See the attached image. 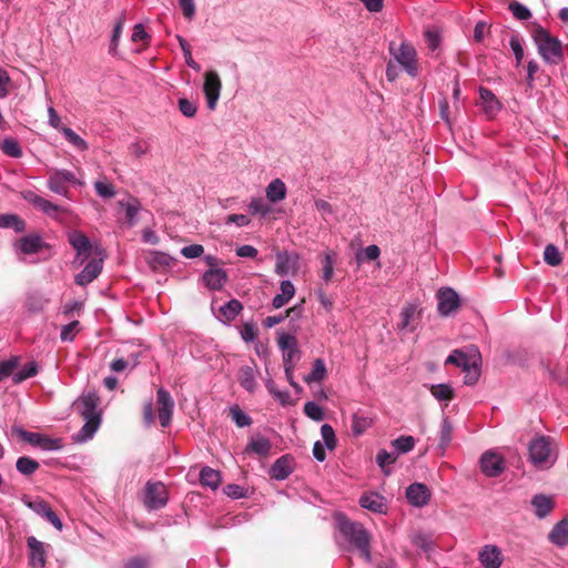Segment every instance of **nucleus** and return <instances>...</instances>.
I'll use <instances>...</instances> for the list:
<instances>
[{
    "label": "nucleus",
    "mask_w": 568,
    "mask_h": 568,
    "mask_svg": "<svg viewBox=\"0 0 568 568\" xmlns=\"http://www.w3.org/2000/svg\"><path fill=\"white\" fill-rule=\"evenodd\" d=\"M119 205L125 210L126 222L130 226H134L138 221V214L141 211L140 200L131 197L129 201H120Z\"/></svg>",
    "instance_id": "f704fd0d"
},
{
    "label": "nucleus",
    "mask_w": 568,
    "mask_h": 568,
    "mask_svg": "<svg viewBox=\"0 0 568 568\" xmlns=\"http://www.w3.org/2000/svg\"><path fill=\"white\" fill-rule=\"evenodd\" d=\"M180 45L183 51L186 64L195 71L200 70V64L194 61L191 53L189 43L181 37H179Z\"/></svg>",
    "instance_id": "680f3d73"
},
{
    "label": "nucleus",
    "mask_w": 568,
    "mask_h": 568,
    "mask_svg": "<svg viewBox=\"0 0 568 568\" xmlns=\"http://www.w3.org/2000/svg\"><path fill=\"white\" fill-rule=\"evenodd\" d=\"M287 189L281 179H274L265 189L266 200L276 204L286 197Z\"/></svg>",
    "instance_id": "cd10ccee"
},
{
    "label": "nucleus",
    "mask_w": 568,
    "mask_h": 568,
    "mask_svg": "<svg viewBox=\"0 0 568 568\" xmlns=\"http://www.w3.org/2000/svg\"><path fill=\"white\" fill-rule=\"evenodd\" d=\"M221 474L219 470H215L209 466H205L200 471V483L204 487H209L212 490H215L221 485Z\"/></svg>",
    "instance_id": "2f4dec72"
},
{
    "label": "nucleus",
    "mask_w": 568,
    "mask_h": 568,
    "mask_svg": "<svg viewBox=\"0 0 568 568\" xmlns=\"http://www.w3.org/2000/svg\"><path fill=\"white\" fill-rule=\"evenodd\" d=\"M29 548V564L32 568H44L47 562L45 545L36 537L30 536L27 539Z\"/></svg>",
    "instance_id": "4468645a"
},
{
    "label": "nucleus",
    "mask_w": 568,
    "mask_h": 568,
    "mask_svg": "<svg viewBox=\"0 0 568 568\" xmlns=\"http://www.w3.org/2000/svg\"><path fill=\"white\" fill-rule=\"evenodd\" d=\"M336 524L341 535L359 550L361 555L366 561L372 560L371 555V534L363 527L362 524L351 521L343 515L336 516Z\"/></svg>",
    "instance_id": "f257e3e1"
},
{
    "label": "nucleus",
    "mask_w": 568,
    "mask_h": 568,
    "mask_svg": "<svg viewBox=\"0 0 568 568\" xmlns=\"http://www.w3.org/2000/svg\"><path fill=\"white\" fill-rule=\"evenodd\" d=\"M352 430L356 436L362 435L372 425V419L358 414H354L352 417Z\"/></svg>",
    "instance_id": "49530a36"
},
{
    "label": "nucleus",
    "mask_w": 568,
    "mask_h": 568,
    "mask_svg": "<svg viewBox=\"0 0 568 568\" xmlns=\"http://www.w3.org/2000/svg\"><path fill=\"white\" fill-rule=\"evenodd\" d=\"M2 152L11 158L19 159L22 156V149L14 139H4L1 144Z\"/></svg>",
    "instance_id": "a18cd8bd"
},
{
    "label": "nucleus",
    "mask_w": 568,
    "mask_h": 568,
    "mask_svg": "<svg viewBox=\"0 0 568 568\" xmlns=\"http://www.w3.org/2000/svg\"><path fill=\"white\" fill-rule=\"evenodd\" d=\"M61 133L63 134L64 139L77 150L85 151L89 149L88 143L72 129L68 126L61 128Z\"/></svg>",
    "instance_id": "79ce46f5"
},
{
    "label": "nucleus",
    "mask_w": 568,
    "mask_h": 568,
    "mask_svg": "<svg viewBox=\"0 0 568 568\" xmlns=\"http://www.w3.org/2000/svg\"><path fill=\"white\" fill-rule=\"evenodd\" d=\"M102 271V260L89 262L84 268L75 276L74 282L80 286H85L94 281Z\"/></svg>",
    "instance_id": "5701e85b"
},
{
    "label": "nucleus",
    "mask_w": 568,
    "mask_h": 568,
    "mask_svg": "<svg viewBox=\"0 0 568 568\" xmlns=\"http://www.w3.org/2000/svg\"><path fill=\"white\" fill-rule=\"evenodd\" d=\"M551 542L559 547H564L568 544V520L564 519L555 525L549 534Z\"/></svg>",
    "instance_id": "72a5a7b5"
},
{
    "label": "nucleus",
    "mask_w": 568,
    "mask_h": 568,
    "mask_svg": "<svg viewBox=\"0 0 568 568\" xmlns=\"http://www.w3.org/2000/svg\"><path fill=\"white\" fill-rule=\"evenodd\" d=\"M321 435L325 443V446L333 450L336 447L337 440L333 427L328 424H324L321 427Z\"/></svg>",
    "instance_id": "603ef678"
},
{
    "label": "nucleus",
    "mask_w": 568,
    "mask_h": 568,
    "mask_svg": "<svg viewBox=\"0 0 568 568\" xmlns=\"http://www.w3.org/2000/svg\"><path fill=\"white\" fill-rule=\"evenodd\" d=\"M531 505L535 508L536 516L544 518L552 510L554 500L551 497L546 495H536L531 500Z\"/></svg>",
    "instance_id": "473e14b6"
},
{
    "label": "nucleus",
    "mask_w": 568,
    "mask_h": 568,
    "mask_svg": "<svg viewBox=\"0 0 568 568\" xmlns=\"http://www.w3.org/2000/svg\"><path fill=\"white\" fill-rule=\"evenodd\" d=\"M226 278V272L222 268H210L202 276L204 286L212 291L221 290Z\"/></svg>",
    "instance_id": "b1692460"
},
{
    "label": "nucleus",
    "mask_w": 568,
    "mask_h": 568,
    "mask_svg": "<svg viewBox=\"0 0 568 568\" xmlns=\"http://www.w3.org/2000/svg\"><path fill=\"white\" fill-rule=\"evenodd\" d=\"M22 197L30 204H32L37 210L41 211L45 215L59 220L61 214H67L70 210L65 206L57 205L49 200L38 195L36 192L31 190H26L21 193Z\"/></svg>",
    "instance_id": "0eeeda50"
},
{
    "label": "nucleus",
    "mask_w": 568,
    "mask_h": 568,
    "mask_svg": "<svg viewBox=\"0 0 568 568\" xmlns=\"http://www.w3.org/2000/svg\"><path fill=\"white\" fill-rule=\"evenodd\" d=\"M481 470L489 477H497L504 470V459L491 452H486L480 459Z\"/></svg>",
    "instance_id": "aec40b11"
},
{
    "label": "nucleus",
    "mask_w": 568,
    "mask_h": 568,
    "mask_svg": "<svg viewBox=\"0 0 568 568\" xmlns=\"http://www.w3.org/2000/svg\"><path fill=\"white\" fill-rule=\"evenodd\" d=\"M294 468V458L291 455H284L272 465L270 476L276 480H283L293 473Z\"/></svg>",
    "instance_id": "6ab92c4d"
},
{
    "label": "nucleus",
    "mask_w": 568,
    "mask_h": 568,
    "mask_svg": "<svg viewBox=\"0 0 568 568\" xmlns=\"http://www.w3.org/2000/svg\"><path fill=\"white\" fill-rule=\"evenodd\" d=\"M80 323L79 321H73L64 326H62L60 332V338L63 342H72L79 332Z\"/></svg>",
    "instance_id": "6e6d98bb"
},
{
    "label": "nucleus",
    "mask_w": 568,
    "mask_h": 568,
    "mask_svg": "<svg viewBox=\"0 0 568 568\" xmlns=\"http://www.w3.org/2000/svg\"><path fill=\"white\" fill-rule=\"evenodd\" d=\"M478 558L485 568H500L504 559L500 549L495 545L484 546Z\"/></svg>",
    "instance_id": "412c9836"
},
{
    "label": "nucleus",
    "mask_w": 568,
    "mask_h": 568,
    "mask_svg": "<svg viewBox=\"0 0 568 568\" xmlns=\"http://www.w3.org/2000/svg\"><path fill=\"white\" fill-rule=\"evenodd\" d=\"M271 449L272 444L266 437L257 435L251 438V452L260 455L261 457H266L268 456Z\"/></svg>",
    "instance_id": "a19ab883"
},
{
    "label": "nucleus",
    "mask_w": 568,
    "mask_h": 568,
    "mask_svg": "<svg viewBox=\"0 0 568 568\" xmlns=\"http://www.w3.org/2000/svg\"><path fill=\"white\" fill-rule=\"evenodd\" d=\"M359 505L374 513L383 514L386 511L385 498L376 493H368L359 498Z\"/></svg>",
    "instance_id": "a878e982"
},
{
    "label": "nucleus",
    "mask_w": 568,
    "mask_h": 568,
    "mask_svg": "<svg viewBox=\"0 0 568 568\" xmlns=\"http://www.w3.org/2000/svg\"><path fill=\"white\" fill-rule=\"evenodd\" d=\"M156 399L159 404V420L162 427H168L171 423L174 402L172 399L171 394L164 389L160 388L156 394Z\"/></svg>",
    "instance_id": "ddd939ff"
},
{
    "label": "nucleus",
    "mask_w": 568,
    "mask_h": 568,
    "mask_svg": "<svg viewBox=\"0 0 568 568\" xmlns=\"http://www.w3.org/2000/svg\"><path fill=\"white\" fill-rule=\"evenodd\" d=\"M124 16L118 18L111 37L110 53L115 54L124 26Z\"/></svg>",
    "instance_id": "de8ad7c7"
},
{
    "label": "nucleus",
    "mask_w": 568,
    "mask_h": 568,
    "mask_svg": "<svg viewBox=\"0 0 568 568\" xmlns=\"http://www.w3.org/2000/svg\"><path fill=\"white\" fill-rule=\"evenodd\" d=\"M509 10L519 20H527L530 18V11L519 2L513 1L509 3Z\"/></svg>",
    "instance_id": "e2e57ef3"
},
{
    "label": "nucleus",
    "mask_w": 568,
    "mask_h": 568,
    "mask_svg": "<svg viewBox=\"0 0 568 568\" xmlns=\"http://www.w3.org/2000/svg\"><path fill=\"white\" fill-rule=\"evenodd\" d=\"M48 301L41 296L29 295L27 298V307L32 312H39L43 310Z\"/></svg>",
    "instance_id": "69168bd1"
},
{
    "label": "nucleus",
    "mask_w": 568,
    "mask_h": 568,
    "mask_svg": "<svg viewBox=\"0 0 568 568\" xmlns=\"http://www.w3.org/2000/svg\"><path fill=\"white\" fill-rule=\"evenodd\" d=\"M204 252V247L200 244H192L189 246H184L181 250V254L186 258H195L200 257Z\"/></svg>",
    "instance_id": "774afa93"
},
{
    "label": "nucleus",
    "mask_w": 568,
    "mask_h": 568,
    "mask_svg": "<svg viewBox=\"0 0 568 568\" xmlns=\"http://www.w3.org/2000/svg\"><path fill=\"white\" fill-rule=\"evenodd\" d=\"M169 491L161 481H148L143 489V504L149 511L159 510L166 506Z\"/></svg>",
    "instance_id": "20e7f679"
},
{
    "label": "nucleus",
    "mask_w": 568,
    "mask_h": 568,
    "mask_svg": "<svg viewBox=\"0 0 568 568\" xmlns=\"http://www.w3.org/2000/svg\"><path fill=\"white\" fill-rule=\"evenodd\" d=\"M438 312L443 316L450 315L459 307V297L453 288H442L437 293Z\"/></svg>",
    "instance_id": "2eb2a0df"
},
{
    "label": "nucleus",
    "mask_w": 568,
    "mask_h": 568,
    "mask_svg": "<svg viewBox=\"0 0 568 568\" xmlns=\"http://www.w3.org/2000/svg\"><path fill=\"white\" fill-rule=\"evenodd\" d=\"M18 367V358L12 357L0 362V382L9 376H13L14 369Z\"/></svg>",
    "instance_id": "052dcab7"
},
{
    "label": "nucleus",
    "mask_w": 568,
    "mask_h": 568,
    "mask_svg": "<svg viewBox=\"0 0 568 568\" xmlns=\"http://www.w3.org/2000/svg\"><path fill=\"white\" fill-rule=\"evenodd\" d=\"M16 467L20 474L31 476L39 469L40 464L36 459L22 456L17 459Z\"/></svg>",
    "instance_id": "ea45409f"
},
{
    "label": "nucleus",
    "mask_w": 568,
    "mask_h": 568,
    "mask_svg": "<svg viewBox=\"0 0 568 568\" xmlns=\"http://www.w3.org/2000/svg\"><path fill=\"white\" fill-rule=\"evenodd\" d=\"M221 80L215 71H207L205 73V80L203 91L206 97L207 108L214 110L220 98L221 92Z\"/></svg>",
    "instance_id": "f8f14e48"
},
{
    "label": "nucleus",
    "mask_w": 568,
    "mask_h": 568,
    "mask_svg": "<svg viewBox=\"0 0 568 568\" xmlns=\"http://www.w3.org/2000/svg\"><path fill=\"white\" fill-rule=\"evenodd\" d=\"M122 568H152V558L150 556H134L129 558Z\"/></svg>",
    "instance_id": "09e8293b"
},
{
    "label": "nucleus",
    "mask_w": 568,
    "mask_h": 568,
    "mask_svg": "<svg viewBox=\"0 0 568 568\" xmlns=\"http://www.w3.org/2000/svg\"><path fill=\"white\" fill-rule=\"evenodd\" d=\"M179 109L181 113L187 118H192L196 113V105L192 101L184 98L179 100Z\"/></svg>",
    "instance_id": "338daca9"
},
{
    "label": "nucleus",
    "mask_w": 568,
    "mask_h": 568,
    "mask_svg": "<svg viewBox=\"0 0 568 568\" xmlns=\"http://www.w3.org/2000/svg\"><path fill=\"white\" fill-rule=\"evenodd\" d=\"M544 258L551 266L559 265L561 262V255L554 244H548L546 246Z\"/></svg>",
    "instance_id": "bf43d9fd"
},
{
    "label": "nucleus",
    "mask_w": 568,
    "mask_h": 568,
    "mask_svg": "<svg viewBox=\"0 0 568 568\" xmlns=\"http://www.w3.org/2000/svg\"><path fill=\"white\" fill-rule=\"evenodd\" d=\"M480 94V106L484 112L489 116H494L500 109V103L493 94L491 91L481 88L479 90Z\"/></svg>",
    "instance_id": "c756f323"
},
{
    "label": "nucleus",
    "mask_w": 568,
    "mask_h": 568,
    "mask_svg": "<svg viewBox=\"0 0 568 568\" xmlns=\"http://www.w3.org/2000/svg\"><path fill=\"white\" fill-rule=\"evenodd\" d=\"M406 498L410 505L423 507L427 505L430 499V490L426 485L415 483L406 488Z\"/></svg>",
    "instance_id": "f3484780"
},
{
    "label": "nucleus",
    "mask_w": 568,
    "mask_h": 568,
    "mask_svg": "<svg viewBox=\"0 0 568 568\" xmlns=\"http://www.w3.org/2000/svg\"><path fill=\"white\" fill-rule=\"evenodd\" d=\"M85 423L81 429L72 436L74 443H85L91 439L101 424V418L84 419Z\"/></svg>",
    "instance_id": "bb28decb"
},
{
    "label": "nucleus",
    "mask_w": 568,
    "mask_h": 568,
    "mask_svg": "<svg viewBox=\"0 0 568 568\" xmlns=\"http://www.w3.org/2000/svg\"><path fill=\"white\" fill-rule=\"evenodd\" d=\"M284 210L263 199L251 200V215H258L267 221H275L281 217Z\"/></svg>",
    "instance_id": "9b49d317"
},
{
    "label": "nucleus",
    "mask_w": 568,
    "mask_h": 568,
    "mask_svg": "<svg viewBox=\"0 0 568 568\" xmlns=\"http://www.w3.org/2000/svg\"><path fill=\"white\" fill-rule=\"evenodd\" d=\"M420 317V311L417 304L405 305L399 313V321L397 328L402 332H414L416 329V322Z\"/></svg>",
    "instance_id": "dca6fc26"
},
{
    "label": "nucleus",
    "mask_w": 568,
    "mask_h": 568,
    "mask_svg": "<svg viewBox=\"0 0 568 568\" xmlns=\"http://www.w3.org/2000/svg\"><path fill=\"white\" fill-rule=\"evenodd\" d=\"M480 359H477L474 364L469 366V368L465 369V377L464 383L466 385H474L477 383L479 376H480V368H479Z\"/></svg>",
    "instance_id": "13d9d810"
},
{
    "label": "nucleus",
    "mask_w": 568,
    "mask_h": 568,
    "mask_svg": "<svg viewBox=\"0 0 568 568\" xmlns=\"http://www.w3.org/2000/svg\"><path fill=\"white\" fill-rule=\"evenodd\" d=\"M17 434L21 439L31 444L32 446L40 447L43 450H59L62 448V442L59 438H51L49 436L28 432L24 429H17Z\"/></svg>",
    "instance_id": "9d476101"
},
{
    "label": "nucleus",
    "mask_w": 568,
    "mask_h": 568,
    "mask_svg": "<svg viewBox=\"0 0 568 568\" xmlns=\"http://www.w3.org/2000/svg\"><path fill=\"white\" fill-rule=\"evenodd\" d=\"M0 227L13 229L17 233L24 231L26 222L16 214L0 215Z\"/></svg>",
    "instance_id": "58836bf2"
},
{
    "label": "nucleus",
    "mask_w": 568,
    "mask_h": 568,
    "mask_svg": "<svg viewBox=\"0 0 568 568\" xmlns=\"http://www.w3.org/2000/svg\"><path fill=\"white\" fill-rule=\"evenodd\" d=\"M69 242L72 245V247L77 251L78 256L83 255L88 257L91 250V243L87 235L79 231H73L69 234Z\"/></svg>",
    "instance_id": "7c9ffc66"
},
{
    "label": "nucleus",
    "mask_w": 568,
    "mask_h": 568,
    "mask_svg": "<svg viewBox=\"0 0 568 568\" xmlns=\"http://www.w3.org/2000/svg\"><path fill=\"white\" fill-rule=\"evenodd\" d=\"M528 458L538 469L550 468L557 459L556 443L548 436H536L528 445Z\"/></svg>",
    "instance_id": "f03ea898"
},
{
    "label": "nucleus",
    "mask_w": 568,
    "mask_h": 568,
    "mask_svg": "<svg viewBox=\"0 0 568 568\" xmlns=\"http://www.w3.org/2000/svg\"><path fill=\"white\" fill-rule=\"evenodd\" d=\"M295 294V287L291 281L281 283V293L273 298V306L280 308L285 305Z\"/></svg>",
    "instance_id": "c9c22d12"
},
{
    "label": "nucleus",
    "mask_w": 568,
    "mask_h": 568,
    "mask_svg": "<svg viewBox=\"0 0 568 568\" xmlns=\"http://www.w3.org/2000/svg\"><path fill=\"white\" fill-rule=\"evenodd\" d=\"M397 459V454L388 453L386 450H379L376 456V462L378 466L383 469L385 475L389 474V470L386 468L387 465L395 463Z\"/></svg>",
    "instance_id": "864d4df0"
},
{
    "label": "nucleus",
    "mask_w": 568,
    "mask_h": 568,
    "mask_svg": "<svg viewBox=\"0 0 568 568\" xmlns=\"http://www.w3.org/2000/svg\"><path fill=\"white\" fill-rule=\"evenodd\" d=\"M229 416L239 427L248 425V416L237 405L230 407Z\"/></svg>",
    "instance_id": "5fc2aeb1"
},
{
    "label": "nucleus",
    "mask_w": 568,
    "mask_h": 568,
    "mask_svg": "<svg viewBox=\"0 0 568 568\" xmlns=\"http://www.w3.org/2000/svg\"><path fill=\"white\" fill-rule=\"evenodd\" d=\"M38 373V366L34 362H29L19 372L13 374V383L19 384L30 377L36 376Z\"/></svg>",
    "instance_id": "37998d69"
},
{
    "label": "nucleus",
    "mask_w": 568,
    "mask_h": 568,
    "mask_svg": "<svg viewBox=\"0 0 568 568\" xmlns=\"http://www.w3.org/2000/svg\"><path fill=\"white\" fill-rule=\"evenodd\" d=\"M82 185L83 183L77 179L75 174L69 170H53L47 180L48 189L64 197H70L69 185Z\"/></svg>",
    "instance_id": "39448f33"
},
{
    "label": "nucleus",
    "mask_w": 568,
    "mask_h": 568,
    "mask_svg": "<svg viewBox=\"0 0 568 568\" xmlns=\"http://www.w3.org/2000/svg\"><path fill=\"white\" fill-rule=\"evenodd\" d=\"M379 254H381L379 247L377 245H375V244H372V245H368L363 251V253H357L356 254V260L359 262L364 257L367 261H375V260H377L379 257Z\"/></svg>",
    "instance_id": "0e129e2a"
},
{
    "label": "nucleus",
    "mask_w": 568,
    "mask_h": 568,
    "mask_svg": "<svg viewBox=\"0 0 568 568\" xmlns=\"http://www.w3.org/2000/svg\"><path fill=\"white\" fill-rule=\"evenodd\" d=\"M304 413L313 420L321 422L324 419L323 408L314 402H307L304 405Z\"/></svg>",
    "instance_id": "4d7b16f0"
},
{
    "label": "nucleus",
    "mask_w": 568,
    "mask_h": 568,
    "mask_svg": "<svg viewBox=\"0 0 568 568\" xmlns=\"http://www.w3.org/2000/svg\"><path fill=\"white\" fill-rule=\"evenodd\" d=\"M21 500L28 508H30L32 511H34L40 517L44 518L54 528H57L60 531L62 530L63 524H62L61 519L52 510V508L50 507V505L47 501H44L41 498L31 499L28 496H23Z\"/></svg>",
    "instance_id": "6e6552de"
},
{
    "label": "nucleus",
    "mask_w": 568,
    "mask_h": 568,
    "mask_svg": "<svg viewBox=\"0 0 568 568\" xmlns=\"http://www.w3.org/2000/svg\"><path fill=\"white\" fill-rule=\"evenodd\" d=\"M398 453H408L414 448L415 439L412 436H400L392 442Z\"/></svg>",
    "instance_id": "3c124183"
},
{
    "label": "nucleus",
    "mask_w": 568,
    "mask_h": 568,
    "mask_svg": "<svg viewBox=\"0 0 568 568\" xmlns=\"http://www.w3.org/2000/svg\"><path fill=\"white\" fill-rule=\"evenodd\" d=\"M99 405L100 397L93 390L82 394V396L74 402V407L83 419L101 418Z\"/></svg>",
    "instance_id": "1a4fd4ad"
},
{
    "label": "nucleus",
    "mask_w": 568,
    "mask_h": 568,
    "mask_svg": "<svg viewBox=\"0 0 568 568\" xmlns=\"http://www.w3.org/2000/svg\"><path fill=\"white\" fill-rule=\"evenodd\" d=\"M242 310L243 305L241 304V302L233 298L219 307V313L216 317L221 322L227 323L235 320Z\"/></svg>",
    "instance_id": "c85d7f7f"
},
{
    "label": "nucleus",
    "mask_w": 568,
    "mask_h": 568,
    "mask_svg": "<svg viewBox=\"0 0 568 568\" xmlns=\"http://www.w3.org/2000/svg\"><path fill=\"white\" fill-rule=\"evenodd\" d=\"M534 40L539 54L547 63H559L562 58V47L561 42L556 37H552L545 29L539 28L534 33Z\"/></svg>",
    "instance_id": "7ed1b4c3"
},
{
    "label": "nucleus",
    "mask_w": 568,
    "mask_h": 568,
    "mask_svg": "<svg viewBox=\"0 0 568 568\" xmlns=\"http://www.w3.org/2000/svg\"><path fill=\"white\" fill-rule=\"evenodd\" d=\"M327 371L325 363L322 358H317L313 363L312 372L304 376V382L307 384L320 383L326 378Z\"/></svg>",
    "instance_id": "e433bc0d"
},
{
    "label": "nucleus",
    "mask_w": 568,
    "mask_h": 568,
    "mask_svg": "<svg viewBox=\"0 0 568 568\" xmlns=\"http://www.w3.org/2000/svg\"><path fill=\"white\" fill-rule=\"evenodd\" d=\"M432 395L439 402H450L455 397V392L449 384H437L429 387Z\"/></svg>",
    "instance_id": "4c0bfd02"
},
{
    "label": "nucleus",
    "mask_w": 568,
    "mask_h": 568,
    "mask_svg": "<svg viewBox=\"0 0 568 568\" xmlns=\"http://www.w3.org/2000/svg\"><path fill=\"white\" fill-rule=\"evenodd\" d=\"M275 271L277 274L284 276L295 274L298 271V256L297 254H290L287 252H280L276 255Z\"/></svg>",
    "instance_id": "a211bd4d"
},
{
    "label": "nucleus",
    "mask_w": 568,
    "mask_h": 568,
    "mask_svg": "<svg viewBox=\"0 0 568 568\" xmlns=\"http://www.w3.org/2000/svg\"><path fill=\"white\" fill-rule=\"evenodd\" d=\"M17 248L23 254H36L48 247V244L43 242L42 237L38 234H30L21 237L17 244Z\"/></svg>",
    "instance_id": "4be33fe9"
},
{
    "label": "nucleus",
    "mask_w": 568,
    "mask_h": 568,
    "mask_svg": "<svg viewBox=\"0 0 568 568\" xmlns=\"http://www.w3.org/2000/svg\"><path fill=\"white\" fill-rule=\"evenodd\" d=\"M334 254L333 253H326L322 260V280L325 283H329L333 278L334 274Z\"/></svg>",
    "instance_id": "c03bdc74"
},
{
    "label": "nucleus",
    "mask_w": 568,
    "mask_h": 568,
    "mask_svg": "<svg viewBox=\"0 0 568 568\" xmlns=\"http://www.w3.org/2000/svg\"><path fill=\"white\" fill-rule=\"evenodd\" d=\"M477 359H480L478 352L466 354L459 349L453 351V353L446 358L445 364H453L460 367L463 371L468 369L471 364Z\"/></svg>",
    "instance_id": "393cba45"
},
{
    "label": "nucleus",
    "mask_w": 568,
    "mask_h": 568,
    "mask_svg": "<svg viewBox=\"0 0 568 568\" xmlns=\"http://www.w3.org/2000/svg\"><path fill=\"white\" fill-rule=\"evenodd\" d=\"M389 51L394 59L404 68V70L410 77L417 75V54L415 48L412 44L407 42H402L398 47H396L394 42H390Z\"/></svg>",
    "instance_id": "423d86ee"
},
{
    "label": "nucleus",
    "mask_w": 568,
    "mask_h": 568,
    "mask_svg": "<svg viewBox=\"0 0 568 568\" xmlns=\"http://www.w3.org/2000/svg\"><path fill=\"white\" fill-rule=\"evenodd\" d=\"M94 190L102 199H111L115 195V189L113 184L105 180H99L94 183Z\"/></svg>",
    "instance_id": "8fccbe9b"
}]
</instances>
